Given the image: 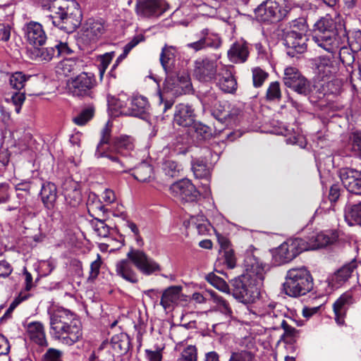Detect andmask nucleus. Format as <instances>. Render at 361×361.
<instances>
[{
  "instance_id": "nucleus-1",
  "label": "nucleus",
  "mask_w": 361,
  "mask_h": 361,
  "mask_svg": "<svg viewBox=\"0 0 361 361\" xmlns=\"http://www.w3.org/2000/svg\"><path fill=\"white\" fill-rule=\"evenodd\" d=\"M111 126L107 122L101 132V139L94 156L98 159L107 158L115 173H128L132 167L127 163L126 157L134 149L133 139L128 135H121L111 140Z\"/></svg>"
},
{
  "instance_id": "nucleus-2",
  "label": "nucleus",
  "mask_w": 361,
  "mask_h": 361,
  "mask_svg": "<svg viewBox=\"0 0 361 361\" xmlns=\"http://www.w3.org/2000/svg\"><path fill=\"white\" fill-rule=\"evenodd\" d=\"M312 40L329 53L333 54L341 48L340 57L343 63L350 65L355 60L354 56L350 53H348L347 61L342 56L346 50L345 44H348V33L344 25H336L329 16L321 18L314 23Z\"/></svg>"
},
{
  "instance_id": "nucleus-3",
  "label": "nucleus",
  "mask_w": 361,
  "mask_h": 361,
  "mask_svg": "<svg viewBox=\"0 0 361 361\" xmlns=\"http://www.w3.org/2000/svg\"><path fill=\"white\" fill-rule=\"evenodd\" d=\"M246 274L241 275L232 281V295L235 299L243 304L255 301L259 295V287L264 279V265L254 256H247L245 259Z\"/></svg>"
},
{
  "instance_id": "nucleus-4",
  "label": "nucleus",
  "mask_w": 361,
  "mask_h": 361,
  "mask_svg": "<svg viewBox=\"0 0 361 361\" xmlns=\"http://www.w3.org/2000/svg\"><path fill=\"white\" fill-rule=\"evenodd\" d=\"M49 334L54 341L71 346L82 339V323L75 314L59 308L49 312Z\"/></svg>"
},
{
  "instance_id": "nucleus-5",
  "label": "nucleus",
  "mask_w": 361,
  "mask_h": 361,
  "mask_svg": "<svg viewBox=\"0 0 361 361\" xmlns=\"http://www.w3.org/2000/svg\"><path fill=\"white\" fill-rule=\"evenodd\" d=\"M49 10L51 13L46 17L47 23L67 33L73 32L81 24L82 11L74 0H50Z\"/></svg>"
},
{
  "instance_id": "nucleus-6",
  "label": "nucleus",
  "mask_w": 361,
  "mask_h": 361,
  "mask_svg": "<svg viewBox=\"0 0 361 361\" xmlns=\"http://www.w3.org/2000/svg\"><path fill=\"white\" fill-rule=\"evenodd\" d=\"M313 288V279L310 272L304 267L289 269L283 283V292L290 297L305 295Z\"/></svg>"
},
{
  "instance_id": "nucleus-7",
  "label": "nucleus",
  "mask_w": 361,
  "mask_h": 361,
  "mask_svg": "<svg viewBox=\"0 0 361 361\" xmlns=\"http://www.w3.org/2000/svg\"><path fill=\"white\" fill-rule=\"evenodd\" d=\"M288 13V10L272 0L263 2L255 9V13L257 20L268 23H273L283 20L287 16Z\"/></svg>"
},
{
  "instance_id": "nucleus-8",
  "label": "nucleus",
  "mask_w": 361,
  "mask_h": 361,
  "mask_svg": "<svg viewBox=\"0 0 361 361\" xmlns=\"http://www.w3.org/2000/svg\"><path fill=\"white\" fill-rule=\"evenodd\" d=\"M164 89L173 96L189 94L192 90L190 75L185 72L166 74Z\"/></svg>"
},
{
  "instance_id": "nucleus-9",
  "label": "nucleus",
  "mask_w": 361,
  "mask_h": 361,
  "mask_svg": "<svg viewBox=\"0 0 361 361\" xmlns=\"http://www.w3.org/2000/svg\"><path fill=\"white\" fill-rule=\"evenodd\" d=\"M95 85L94 75L82 72L69 82L68 90L75 97H91L92 90Z\"/></svg>"
},
{
  "instance_id": "nucleus-10",
  "label": "nucleus",
  "mask_w": 361,
  "mask_h": 361,
  "mask_svg": "<svg viewBox=\"0 0 361 361\" xmlns=\"http://www.w3.org/2000/svg\"><path fill=\"white\" fill-rule=\"evenodd\" d=\"M306 251L304 239L296 238L288 240L278 248L276 259L280 264L290 262L301 252Z\"/></svg>"
},
{
  "instance_id": "nucleus-11",
  "label": "nucleus",
  "mask_w": 361,
  "mask_h": 361,
  "mask_svg": "<svg viewBox=\"0 0 361 361\" xmlns=\"http://www.w3.org/2000/svg\"><path fill=\"white\" fill-rule=\"evenodd\" d=\"M170 192L178 200L183 202H195L200 196L195 186L187 178L173 183L170 187Z\"/></svg>"
},
{
  "instance_id": "nucleus-12",
  "label": "nucleus",
  "mask_w": 361,
  "mask_h": 361,
  "mask_svg": "<svg viewBox=\"0 0 361 361\" xmlns=\"http://www.w3.org/2000/svg\"><path fill=\"white\" fill-rule=\"evenodd\" d=\"M72 53L67 42L55 41L54 44L44 48H35L32 54L34 59L39 61H50L54 57L67 56Z\"/></svg>"
},
{
  "instance_id": "nucleus-13",
  "label": "nucleus",
  "mask_w": 361,
  "mask_h": 361,
  "mask_svg": "<svg viewBox=\"0 0 361 361\" xmlns=\"http://www.w3.org/2000/svg\"><path fill=\"white\" fill-rule=\"evenodd\" d=\"M127 257L137 269L145 275H151L161 269L159 264L148 257L143 251L131 250L128 252Z\"/></svg>"
},
{
  "instance_id": "nucleus-14",
  "label": "nucleus",
  "mask_w": 361,
  "mask_h": 361,
  "mask_svg": "<svg viewBox=\"0 0 361 361\" xmlns=\"http://www.w3.org/2000/svg\"><path fill=\"white\" fill-rule=\"evenodd\" d=\"M199 38L195 42L188 43L186 47L195 52L207 48L218 49L221 47L222 40L219 34L211 32L208 28L202 29L198 34Z\"/></svg>"
},
{
  "instance_id": "nucleus-15",
  "label": "nucleus",
  "mask_w": 361,
  "mask_h": 361,
  "mask_svg": "<svg viewBox=\"0 0 361 361\" xmlns=\"http://www.w3.org/2000/svg\"><path fill=\"white\" fill-rule=\"evenodd\" d=\"M164 0H136L135 13L141 18L157 17L166 10Z\"/></svg>"
},
{
  "instance_id": "nucleus-16",
  "label": "nucleus",
  "mask_w": 361,
  "mask_h": 361,
  "mask_svg": "<svg viewBox=\"0 0 361 361\" xmlns=\"http://www.w3.org/2000/svg\"><path fill=\"white\" fill-rule=\"evenodd\" d=\"M307 38L306 35L287 31L284 33L283 44L286 48V53L290 57L297 56L307 49Z\"/></svg>"
},
{
  "instance_id": "nucleus-17",
  "label": "nucleus",
  "mask_w": 361,
  "mask_h": 361,
  "mask_svg": "<svg viewBox=\"0 0 361 361\" xmlns=\"http://www.w3.org/2000/svg\"><path fill=\"white\" fill-rule=\"evenodd\" d=\"M194 75L202 82L212 81L216 78L217 64L214 60L207 57L199 58L195 61Z\"/></svg>"
},
{
  "instance_id": "nucleus-18",
  "label": "nucleus",
  "mask_w": 361,
  "mask_h": 361,
  "mask_svg": "<svg viewBox=\"0 0 361 361\" xmlns=\"http://www.w3.org/2000/svg\"><path fill=\"white\" fill-rule=\"evenodd\" d=\"M338 238L336 231L328 230L312 234L308 240L304 239L306 251L317 250L334 243Z\"/></svg>"
},
{
  "instance_id": "nucleus-19",
  "label": "nucleus",
  "mask_w": 361,
  "mask_h": 361,
  "mask_svg": "<svg viewBox=\"0 0 361 361\" xmlns=\"http://www.w3.org/2000/svg\"><path fill=\"white\" fill-rule=\"evenodd\" d=\"M339 177L346 190L361 196V171L352 168H343L339 171Z\"/></svg>"
},
{
  "instance_id": "nucleus-20",
  "label": "nucleus",
  "mask_w": 361,
  "mask_h": 361,
  "mask_svg": "<svg viewBox=\"0 0 361 361\" xmlns=\"http://www.w3.org/2000/svg\"><path fill=\"white\" fill-rule=\"evenodd\" d=\"M290 89L299 94L308 97L310 102L316 103L322 99L325 94L320 91L317 85H313L303 75L299 78L297 82L292 85Z\"/></svg>"
},
{
  "instance_id": "nucleus-21",
  "label": "nucleus",
  "mask_w": 361,
  "mask_h": 361,
  "mask_svg": "<svg viewBox=\"0 0 361 361\" xmlns=\"http://www.w3.org/2000/svg\"><path fill=\"white\" fill-rule=\"evenodd\" d=\"M104 32V23L101 20L89 18L82 25L80 39L85 44L97 41Z\"/></svg>"
},
{
  "instance_id": "nucleus-22",
  "label": "nucleus",
  "mask_w": 361,
  "mask_h": 361,
  "mask_svg": "<svg viewBox=\"0 0 361 361\" xmlns=\"http://www.w3.org/2000/svg\"><path fill=\"white\" fill-rule=\"evenodd\" d=\"M358 262L355 258L350 262L345 264L336 270L328 279L329 285L333 288H339L344 284L353 275L358 267Z\"/></svg>"
},
{
  "instance_id": "nucleus-23",
  "label": "nucleus",
  "mask_w": 361,
  "mask_h": 361,
  "mask_svg": "<svg viewBox=\"0 0 361 361\" xmlns=\"http://www.w3.org/2000/svg\"><path fill=\"white\" fill-rule=\"evenodd\" d=\"M23 30L25 38L34 47L42 46L47 41L46 32L39 23L30 21L25 25Z\"/></svg>"
},
{
  "instance_id": "nucleus-24",
  "label": "nucleus",
  "mask_w": 361,
  "mask_h": 361,
  "mask_svg": "<svg viewBox=\"0 0 361 361\" xmlns=\"http://www.w3.org/2000/svg\"><path fill=\"white\" fill-rule=\"evenodd\" d=\"M276 303H269V307H271V311L269 312L267 315V319L275 317L279 320V322H274V329L278 330L281 328L284 331V336L289 337L295 336L298 331L290 324L295 322V321L290 317L288 318V319H285L283 314L281 313L279 310H276Z\"/></svg>"
},
{
  "instance_id": "nucleus-25",
  "label": "nucleus",
  "mask_w": 361,
  "mask_h": 361,
  "mask_svg": "<svg viewBox=\"0 0 361 361\" xmlns=\"http://www.w3.org/2000/svg\"><path fill=\"white\" fill-rule=\"evenodd\" d=\"M196 114L193 107L184 103H180L175 107L173 123L184 128L190 127L195 123Z\"/></svg>"
},
{
  "instance_id": "nucleus-26",
  "label": "nucleus",
  "mask_w": 361,
  "mask_h": 361,
  "mask_svg": "<svg viewBox=\"0 0 361 361\" xmlns=\"http://www.w3.org/2000/svg\"><path fill=\"white\" fill-rule=\"evenodd\" d=\"M354 302L352 290L343 293L334 303L333 309L336 323L341 325L344 323V318L348 307Z\"/></svg>"
},
{
  "instance_id": "nucleus-27",
  "label": "nucleus",
  "mask_w": 361,
  "mask_h": 361,
  "mask_svg": "<svg viewBox=\"0 0 361 361\" xmlns=\"http://www.w3.org/2000/svg\"><path fill=\"white\" fill-rule=\"evenodd\" d=\"M128 102L127 109L122 111L123 114L142 118L145 117L149 107L147 98L137 95L132 97Z\"/></svg>"
},
{
  "instance_id": "nucleus-28",
  "label": "nucleus",
  "mask_w": 361,
  "mask_h": 361,
  "mask_svg": "<svg viewBox=\"0 0 361 361\" xmlns=\"http://www.w3.org/2000/svg\"><path fill=\"white\" fill-rule=\"evenodd\" d=\"M26 331L29 338L39 347H47L49 345L46 337L44 327L39 322H32L27 324Z\"/></svg>"
},
{
  "instance_id": "nucleus-29",
  "label": "nucleus",
  "mask_w": 361,
  "mask_h": 361,
  "mask_svg": "<svg viewBox=\"0 0 361 361\" xmlns=\"http://www.w3.org/2000/svg\"><path fill=\"white\" fill-rule=\"evenodd\" d=\"M227 55L233 63L245 62L249 56L247 43L243 39L235 42L228 49Z\"/></svg>"
},
{
  "instance_id": "nucleus-30",
  "label": "nucleus",
  "mask_w": 361,
  "mask_h": 361,
  "mask_svg": "<svg viewBox=\"0 0 361 361\" xmlns=\"http://www.w3.org/2000/svg\"><path fill=\"white\" fill-rule=\"evenodd\" d=\"M217 85L226 93H233L237 89V82L231 68H223L216 75Z\"/></svg>"
},
{
  "instance_id": "nucleus-31",
  "label": "nucleus",
  "mask_w": 361,
  "mask_h": 361,
  "mask_svg": "<svg viewBox=\"0 0 361 361\" xmlns=\"http://www.w3.org/2000/svg\"><path fill=\"white\" fill-rule=\"evenodd\" d=\"M182 288L180 286H170L165 289L161 295L160 305L164 310H171L178 304L180 295Z\"/></svg>"
},
{
  "instance_id": "nucleus-32",
  "label": "nucleus",
  "mask_w": 361,
  "mask_h": 361,
  "mask_svg": "<svg viewBox=\"0 0 361 361\" xmlns=\"http://www.w3.org/2000/svg\"><path fill=\"white\" fill-rule=\"evenodd\" d=\"M334 61L329 56H318L313 59L312 65L322 78H329L336 71Z\"/></svg>"
},
{
  "instance_id": "nucleus-33",
  "label": "nucleus",
  "mask_w": 361,
  "mask_h": 361,
  "mask_svg": "<svg viewBox=\"0 0 361 361\" xmlns=\"http://www.w3.org/2000/svg\"><path fill=\"white\" fill-rule=\"evenodd\" d=\"M39 195L44 207L47 209H54L57 199V189L55 184L50 182L44 183Z\"/></svg>"
},
{
  "instance_id": "nucleus-34",
  "label": "nucleus",
  "mask_w": 361,
  "mask_h": 361,
  "mask_svg": "<svg viewBox=\"0 0 361 361\" xmlns=\"http://www.w3.org/2000/svg\"><path fill=\"white\" fill-rule=\"evenodd\" d=\"M116 271L118 276L131 283L138 282V276L134 271L132 264L128 259H122L116 263Z\"/></svg>"
},
{
  "instance_id": "nucleus-35",
  "label": "nucleus",
  "mask_w": 361,
  "mask_h": 361,
  "mask_svg": "<svg viewBox=\"0 0 361 361\" xmlns=\"http://www.w3.org/2000/svg\"><path fill=\"white\" fill-rule=\"evenodd\" d=\"M230 107L226 104H222L218 102L210 111L212 116L220 123L228 124L235 119V114L230 111Z\"/></svg>"
},
{
  "instance_id": "nucleus-36",
  "label": "nucleus",
  "mask_w": 361,
  "mask_h": 361,
  "mask_svg": "<svg viewBox=\"0 0 361 361\" xmlns=\"http://www.w3.org/2000/svg\"><path fill=\"white\" fill-rule=\"evenodd\" d=\"M111 345L116 353L125 355L130 348V337L126 333L116 334L111 337Z\"/></svg>"
},
{
  "instance_id": "nucleus-37",
  "label": "nucleus",
  "mask_w": 361,
  "mask_h": 361,
  "mask_svg": "<svg viewBox=\"0 0 361 361\" xmlns=\"http://www.w3.org/2000/svg\"><path fill=\"white\" fill-rule=\"evenodd\" d=\"M345 219L350 226L361 225V202H348L345 207Z\"/></svg>"
},
{
  "instance_id": "nucleus-38",
  "label": "nucleus",
  "mask_w": 361,
  "mask_h": 361,
  "mask_svg": "<svg viewBox=\"0 0 361 361\" xmlns=\"http://www.w3.org/2000/svg\"><path fill=\"white\" fill-rule=\"evenodd\" d=\"M176 49L172 46L165 45L160 54V63L166 74L172 71Z\"/></svg>"
},
{
  "instance_id": "nucleus-39",
  "label": "nucleus",
  "mask_w": 361,
  "mask_h": 361,
  "mask_svg": "<svg viewBox=\"0 0 361 361\" xmlns=\"http://www.w3.org/2000/svg\"><path fill=\"white\" fill-rule=\"evenodd\" d=\"M133 176L140 182H150L154 179L153 169L150 164L143 161L135 168Z\"/></svg>"
},
{
  "instance_id": "nucleus-40",
  "label": "nucleus",
  "mask_w": 361,
  "mask_h": 361,
  "mask_svg": "<svg viewBox=\"0 0 361 361\" xmlns=\"http://www.w3.org/2000/svg\"><path fill=\"white\" fill-rule=\"evenodd\" d=\"M161 167L163 173L168 178L179 176L183 170L181 164L169 157L163 159Z\"/></svg>"
},
{
  "instance_id": "nucleus-41",
  "label": "nucleus",
  "mask_w": 361,
  "mask_h": 361,
  "mask_svg": "<svg viewBox=\"0 0 361 361\" xmlns=\"http://www.w3.org/2000/svg\"><path fill=\"white\" fill-rule=\"evenodd\" d=\"M192 170L197 178H204L209 181L210 177L209 169L207 162L203 159H195L192 162Z\"/></svg>"
},
{
  "instance_id": "nucleus-42",
  "label": "nucleus",
  "mask_w": 361,
  "mask_h": 361,
  "mask_svg": "<svg viewBox=\"0 0 361 361\" xmlns=\"http://www.w3.org/2000/svg\"><path fill=\"white\" fill-rule=\"evenodd\" d=\"M198 98L204 110H210L218 103L216 94L212 89L205 92H200Z\"/></svg>"
},
{
  "instance_id": "nucleus-43",
  "label": "nucleus",
  "mask_w": 361,
  "mask_h": 361,
  "mask_svg": "<svg viewBox=\"0 0 361 361\" xmlns=\"http://www.w3.org/2000/svg\"><path fill=\"white\" fill-rule=\"evenodd\" d=\"M94 108L92 105H89L83 108L80 112L73 118V121L78 126H84L90 121L94 116Z\"/></svg>"
},
{
  "instance_id": "nucleus-44",
  "label": "nucleus",
  "mask_w": 361,
  "mask_h": 361,
  "mask_svg": "<svg viewBox=\"0 0 361 361\" xmlns=\"http://www.w3.org/2000/svg\"><path fill=\"white\" fill-rule=\"evenodd\" d=\"M282 97V93L279 82H271L267 89L265 99L268 102H279Z\"/></svg>"
},
{
  "instance_id": "nucleus-45",
  "label": "nucleus",
  "mask_w": 361,
  "mask_h": 361,
  "mask_svg": "<svg viewBox=\"0 0 361 361\" xmlns=\"http://www.w3.org/2000/svg\"><path fill=\"white\" fill-rule=\"evenodd\" d=\"M301 76H302V75L296 68L287 67L284 70L283 81L286 87L290 88Z\"/></svg>"
},
{
  "instance_id": "nucleus-46",
  "label": "nucleus",
  "mask_w": 361,
  "mask_h": 361,
  "mask_svg": "<svg viewBox=\"0 0 361 361\" xmlns=\"http://www.w3.org/2000/svg\"><path fill=\"white\" fill-rule=\"evenodd\" d=\"M190 224L195 226L197 233L200 235L207 234L211 228L210 224L204 219L203 216H192Z\"/></svg>"
},
{
  "instance_id": "nucleus-47",
  "label": "nucleus",
  "mask_w": 361,
  "mask_h": 361,
  "mask_svg": "<svg viewBox=\"0 0 361 361\" xmlns=\"http://www.w3.org/2000/svg\"><path fill=\"white\" fill-rule=\"evenodd\" d=\"M209 294L212 300L216 304L218 310L225 315L231 316L233 312L228 302L216 292L210 293Z\"/></svg>"
},
{
  "instance_id": "nucleus-48",
  "label": "nucleus",
  "mask_w": 361,
  "mask_h": 361,
  "mask_svg": "<svg viewBox=\"0 0 361 361\" xmlns=\"http://www.w3.org/2000/svg\"><path fill=\"white\" fill-rule=\"evenodd\" d=\"M94 231L97 234L102 238H106L110 234L111 228L105 223L104 220L94 218L91 223Z\"/></svg>"
},
{
  "instance_id": "nucleus-49",
  "label": "nucleus",
  "mask_w": 361,
  "mask_h": 361,
  "mask_svg": "<svg viewBox=\"0 0 361 361\" xmlns=\"http://www.w3.org/2000/svg\"><path fill=\"white\" fill-rule=\"evenodd\" d=\"M114 56V52H107L103 55H101L98 57L97 63V68L99 70V76L101 78H102L106 68H108L109 65L110 64L111 61H112V59Z\"/></svg>"
},
{
  "instance_id": "nucleus-50",
  "label": "nucleus",
  "mask_w": 361,
  "mask_h": 361,
  "mask_svg": "<svg viewBox=\"0 0 361 361\" xmlns=\"http://www.w3.org/2000/svg\"><path fill=\"white\" fill-rule=\"evenodd\" d=\"M197 137L200 140H208L212 137V132L210 127L201 122H195L192 124Z\"/></svg>"
},
{
  "instance_id": "nucleus-51",
  "label": "nucleus",
  "mask_w": 361,
  "mask_h": 361,
  "mask_svg": "<svg viewBox=\"0 0 361 361\" xmlns=\"http://www.w3.org/2000/svg\"><path fill=\"white\" fill-rule=\"evenodd\" d=\"M66 202L71 207H76L79 205L82 200V194L80 189V186L76 188H73L71 191L63 195Z\"/></svg>"
},
{
  "instance_id": "nucleus-52",
  "label": "nucleus",
  "mask_w": 361,
  "mask_h": 361,
  "mask_svg": "<svg viewBox=\"0 0 361 361\" xmlns=\"http://www.w3.org/2000/svg\"><path fill=\"white\" fill-rule=\"evenodd\" d=\"M30 76H26L22 72H16L10 77V85L16 90H21Z\"/></svg>"
},
{
  "instance_id": "nucleus-53",
  "label": "nucleus",
  "mask_w": 361,
  "mask_h": 361,
  "mask_svg": "<svg viewBox=\"0 0 361 361\" xmlns=\"http://www.w3.org/2000/svg\"><path fill=\"white\" fill-rule=\"evenodd\" d=\"M197 350L195 345H189L182 351L177 361H197Z\"/></svg>"
},
{
  "instance_id": "nucleus-54",
  "label": "nucleus",
  "mask_w": 361,
  "mask_h": 361,
  "mask_svg": "<svg viewBox=\"0 0 361 361\" xmlns=\"http://www.w3.org/2000/svg\"><path fill=\"white\" fill-rule=\"evenodd\" d=\"M87 207L89 212H90L91 211H99L102 212V213H105L107 211V209L105 208V206L98 199L97 196L95 194H92L89 196V199L87 201Z\"/></svg>"
},
{
  "instance_id": "nucleus-55",
  "label": "nucleus",
  "mask_w": 361,
  "mask_h": 361,
  "mask_svg": "<svg viewBox=\"0 0 361 361\" xmlns=\"http://www.w3.org/2000/svg\"><path fill=\"white\" fill-rule=\"evenodd\" d=\"M269 76L268 73L257 67L252 69V81L255 87H261Z\"/></svg>"
},
{
  "instance_id": "nucleus-56",
  "label": "nucleus",
  "mask_w": 361,
  "mask_h": 361,
  "mask_svg": "<svg viewBox=\"0 0 361 361\" xmlns=\"http://www.w3.org/2000/svg\"><path fill=\"white\" fill-rule=\"evenodd\" d=\"M141 41L140 39L138 37L133 38L131 41H130L128 43H127L124 47L123 53L117 58L114 65L113 66V68H114L116 66L118 65V63L122 61L124 59L126 58L129 52L135 47L137 46L139 42Z\"/></svg>"
},
{
  "instance_id": "nucleus-57",
  "label": "nucleus",
  "mask_w": 361,
  "mask_h": 361,
  "mask_svg": "<svg viewBox=\"0 0 361 361\" xmlns=\"http://www.w3.org/2000/svg\"><path fill=\"white\" fill-rule=\"evenodd\" d=\"M350 140L352 150L356 154L357 157L361 159V131L352 133Z\"/></svg>"
},
{
  "instance_id": "nucleus-58",
  "label": "nucleus",
  "mask_w": 361,
  "mask_h": 361,
  "mask_svg": "<svg viewBox=\"0 0 361 361\" xmlns=\"http://www.w3.org/2000/svg\"><path fill=\"white\" fill-rule=\"evenodd\" d=\"M290 31H295L296 33L305 35V32L307 30V25L304 18H299L290 23Z\"/></svg>"
},
{
  "instance_id": "nucleus-59",
  "label": "nucleus",
  "mask_w": 361,
  "mask_h": 361,
  "mask_svg": "<svg viewBox=\"0 0 361 361\" xmlns=\"http://www.w3.org/2000/svg\"><path fill=\"white\" fill-rule=\"evenodd\" d=\"M207 280L213 286L223 292H227L229 290L228 284L219 276L209 274L207 276Z\"/></svg>"
},
{
  "instance_id": "nucleus-60",
  "label": "nucleus",
  "mask_w": 361,
  "mask_h": 361,
  "mask_svg": "<svg viewBox=\"0 0 361 361\" xmlns=\"http://www.w3.org/2000/svg\"><path fill=\"white\" fill-rule=\"evenodd\" d=\"M254 354L248 350H240L233 353L228 361H253Z\"/></svg>"
},
{
  "instance_id": "nucleus-61",
  "label": "nucleus",
  "mask_w": 361,
  "mask_h": 361,
  "mask_svg": "<svg viewBox=\"0 0 361 361\" xmlns=\"http://www.w3.org/2000/svg\"><path fill=\"white\" fill-rule=\"evenodd\" d=\"M63 352L56 348H49L42 356V361H63Z\"/></svg>"
},
{
  "instance_id": "nucleus-62",
  "label": "nucleus",
  "mask_w": 361,
  "mask_h": 361,
  "mask_svg": "<svg viewBox=\"0 0 361 361\" xmlns=\"http://www.w3.org/2000/svg\"><path fill=\"white\" fill-rule=\"evenodd\" d=\"M102 264L99 254L97 255V259L90 264L89 280H94L97 278Z\"/></svg>"
},
{
  "instance_id": "nucleus-63",
  "label": "nucleus",
  "mask_w": 361,
  "mask_h": 361,
  "mask_svg": "<svg viewBox=\"0 0 361 361\" xmlns=\"http://www.w3.org/2000/svg\"><path fill=\"white\" fill-rule=\"evenodd\" d=\"M12 192V189L8 183H0V204L8 201Z\"/></svg>"
},
{
  "instance_id": "nucleus-64",
  "label": "nucleus",
  "mask_w": 361,
  "mask_h": 361,
  "mask_svg": "<svg viewBox=\"0 0 361 361\" xmlns=\"http://www.w3.org/2000/svg\"><path fill=\"white\" fill-rule=\"evenodd\" d=\"M286 142L287 144L298 145L300 148H305L307 144L305 137L300 133L290 136L286 138Z\"/></svg>"
}]
</instances>
